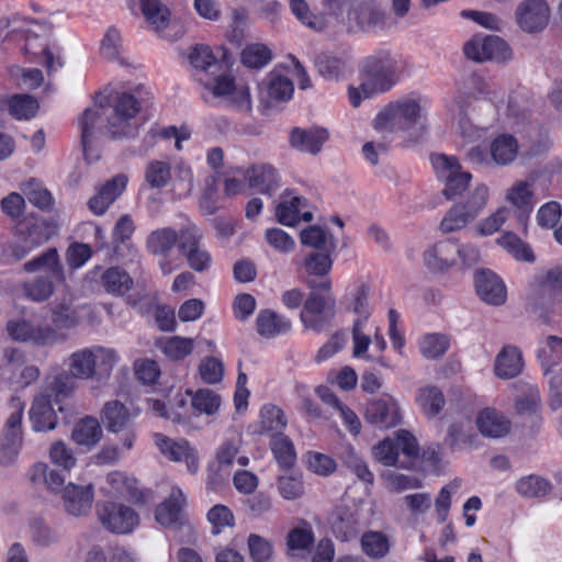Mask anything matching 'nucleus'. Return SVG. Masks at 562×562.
I'll use <instances>...</instances> for the list:
<instances>
[{
  "label": "nucleus",
  "instance_id": "f257e3e1",
  "mask_svg": "<svg viewBox=\"0 0 562 562\" xmlns=\"http://www.w3.org/2000/svg\"><path fill=\"white\" fill-rule=\"evenodd\" d=\"M401 75V59L390 52L381 50L366 57L360 66L359 88L348 90L351 104L358 108L362 99L391 90Z\"/></svg>",
  "mask_w": 562,
  "mask_h": 562
},
{
  "label": "nucleus",
  "instance_id": "f03ea898",
  "mask_svg": "<svg viewBox=\"0 0 562 562\" xmlns=\"http://www.w3.org/2000/svg\"><path fill=\"white\" fill-rule=\"evenodd\" d=\"M426 99L420 95H408L391 102L375 117L374 127L382 132L416 130L419 131L418 136H422L426 132Z\"/></svg>",
  "mask_w": 562,
  "mask_h": 562
},
{
  "label": "nucleus",
  "instance_id": "7ed1b4c3",
  "mask_svg": "<svg viewBox=\"0 0 562 562\" xmlns=\"http://www.w3.org/2000/svg\"><path fill=\"white\" fill-rule=\"evenodd\" d=\"M308 293L300 319L305 328L321 333L330 327L336 315V299L331 292L330 279L321 282L308 280Z\"/></svg>",
  "mask_w": 562,
  "mask_h": 562
},
{
  "label": "nucleus",
  "instance_id": "20e7f679",
  "mask_svg": "<svg viewBox=\"0 0 562 562\" xmlns=\"http://www.w3.org/2000/svg\"><path fill=\"white\" fill-rule=\"evenodd\" d=\"M119 357L113 349L94 346L74 351L68 357V371L78 380L93 379L98 373L110 375L116 366Z\"/></svg>",
  "mask_w": 562,
  "mask_h": 562
},
{
  "label": "nucleus",
  "instance_id": "39448f33",
  "mask_svg": "<svg viewBox=\"0 0 562 562\" xmlns=\"http://www.w3.org/2000/svg\"><path fill=\"white\" fill-rule=\"evenodd\" d=\"M490 198L488 187L479 183L465 200L453 204L445 214L439 228L443 234L461 231L474 222L487 205Z\"/></svg>",
  "mask_w": 562,
  "mask_h": 562
},
{
  "label": "nucleus",
  "instance_id": "423d86ee",
  "mask_svg": "<svg viewBox=\"0 0 562 562\" xmlns=\"http://www.w3.org/2000/svg\"><path fill=\"white\" fill-rule=\"evenodd\" d=\"M105 131L112 138L128 137L134 135L135 127L131 121L140 111V101L135 94L120 93L113 105L108 106Z\"/></svg>",
  "mask_w": 562,
  "mask_h": 562
},
{
  "label": "nucleus",
  "instance_id": "0eeeda50",
  "mask_svg": "<svg viewBox=\"0 0 562 562\" xmlns=\"http://www.w3.org/2000/svg\"><path fill=\"white\" fill-rule=\"evenodd\" d=\"M431 164L438 178L445 182L442 194L446 199L451 200L469 188L472 175L462 169L457 158L439 154L431 157Z\"/></svg>",
  "mask_w": 562,
  "mask_h": 562
},
{
  "label": "nucleus",
  "instance_id": "6e6552de",
  "mask_svg": "<svg viewBox=\"0 0 562 562\" xmlns=\"http://www.w3.org/2000/svg\"><path fill=\"white\" fill-rule=\"evenodd\" d=\"M9 336L16 341L52 347L59 340L57 330L48 324H34L25 318L11 319L7 324Z\"/></svg>",
  "mask_w": 562,
  "mask_h": 562
},
{
  "label": "nucleus",
  "instance_id": "1a4fd4ad",
  "mask_svg": "<svg viewBox=\"0 0 562 562\" xmlns=\"http://www.w3.org/2000/svg\"><path fill=\"white\" fill-rule=\"evenodd\" d=\"M205 88L228 106L246 113L251 112V98L247 85L236 83L233 78L218 75L206 82Z\"/></svg>",
  "mask_w": 562,
  "mask_h": 562
},
{
  "label": "nucleus",
  "instance_id": "9d476101",
  "mask_svg": "<svg viewBox=\"0 0 562 562\" xmlns=\"http://www.w3.org/2000/svg\"><path fill=\"white\" fill-rule=\"evenodd\" d=\"M463 52L469 59L477 63L486 60L504 63L513 55L507 43L496 35H476L465 43Z\"/></svg>",
  "mask_w": 562,
  "mask_h": 562
},
{
  "label": "nucleus",
  "instance_id": "9b49d317",
  "mask_svg": "<svg viewBox=\"0 0 562 562\" xmlns=\"http://www.w3.org/2000/svg\"><path fill=\"white\" fill-rule=\"evenodd\" d=\"M97 514L102 526L117 535L131 533L139 524L138 514L130 506L120 503L100 504Z\"/></svg>",
  "mask_w": 562,
  "mask_h": 562
},
{
  "label": "nucleus",
  "instance_id": "f8f14e48",
  "mask_svg": "<svg viewBox=\"0 0 562 562\" xmlns=\"http://www.w3.org/2000/svg\"><path fill=\"white\" fill-rule=\"evenodd\" d=\"M154 440L161 454L168 460L173 462H184L190 473L194 474L198 472V451L188 440H173L162 434H155Z\"/></svg>",
  "mask_w": 562,
  "mask_h": 562
},
{
  "label": "nucleus",
  "instance_id": "ddd939ff",
  "mask_svg": "<svg viewBox=\"0 0 562 562\" xmlns=\"http://www.w3.org/2000/svg\"><path fill=\"white\" fill-rule=\"evenodd\" d=\"M366 420L381 429L397 426L402 420L397 401L391 395L370 401L366 407Z\"/></svg>",
  "mask_w": 562,
  "mask_h": 562
},
{
  "label": "nucleus",
  "instance_id": "4468645a",
  "mask_svg": "<svg viewBox=\"0 0 562 562\" xmlns=\"http://www.w3.org/2000/svg\"><path fill=\"white\" fill-rule=\"evenodd\" d=\"M48 30L44 24L34 23L32 27L25 32V45L22 50L25 55L41 56L47 71L53 72L57 70V67H61L64 64L59 58L55 60L53 53L48 48L44 38Z\"/></svg>",
  "mask_w": 562,
  "mask_h": 562
},
{
  "label": "nucleus",
  "instance_id": "2eb2a0df",
  "mask_svg": "<svg viewBox=\"0 0 562 562\" xmlns=\"http://www.w3.org/2000/svg\"><path fill=\"white\" fill-rule=\"evenodd\" d=\"M515 15L524 31L533 33L548 24L550 9L544 0H525L517 7Z\"/></svg>",
  "mask_w": 562,
  "mask_h": 562
},
{
  "label": "nucleus",
  "instance_id": "dca6fc26",
  "mask_svg": "<svg viewBox=\"0 0 562 562\" xmlns=\"http://www.w3.org/2000/svg\"><path fill=\"white\" fill-rule=\"evenodd\" d=\"M94 498L91 484L79 485L68 483L63 488L61 501L66 513L75 517H82L90 513Z\"/></svg>",
  "mask_w": 562,
  "mask_h": 562
},
{
  "label": "nucleus",
  "instance_id": "f3484780",
  "mask_svg": "<svg viewBox=\"0 0 562 562\" xmlns=\"http://www.w3.org/2000/svg\"><path fill=\"white\" fill-rule=\"evenodd\" d=\"M128 178L119 173L103 183L88 201V207L94 215H102L125 191Z\"/></svg>",
  "mask_w": 562,
  "mask_h": 562
},
{
  "label": "nucleus",
  "instance_id": "a211bd4d",
  "mask_svg": "<svg viewBox=\"0 0 562 562\" xmlns=\"http://www.w3.org/2000/svg\"><path fill=\"white\" fill-rule=\"evenodd\" d=\"M109 112V108L99 104L87 109L80 119L81 144L87 158H89L90 150L98 132L102 128L105 130Z\"/></svg>",
  "mask_w": 562,
  "mask_h": 562
},
{
  "label": "nucleus",
  "instance_id": "6ab92c4d",
  "mask_svg": "<svg viewBox=\"0 0 562 562\" xmlns=\"http://www.w3.org/2000/svg\"><path fill=\"white\" fill-rule=\"evenodd\" d=\"M477 295L490 305H502L506 301V288L501 278L491 270L482 269L475 273Z\"/></svg>",
  "mask_w": 562,
  "mask_h": 562
},
{
  "label": "nucleus",
  "instance_id": "aec40b11",
  "mask_svg": "<svg viewBox=\"0 0 562 562\" xmlns=\"http://www.w3.org/2000/svg\"><path fill=\"white\" fill-rule=\"evenodd\" d=\"M241 172L249 188L261 194L271 195L279 187V177L277 170L267 164L252 165Z\"/></svg>",
  "mask_w": 562,
  "mask_h": 562
},
{
  "label": "nucleus",
  "instance_id": "412c9836",
  "mask_svg": "<svg viewBox=\"0 0 562 562\" xmlns=\"http://www.w3.org/2000/svg\"><path fill=\"white\" fill-rule=\"evenodd\" d=\"M29 416L34 431L45 432L54 430L57 426V415L52 405L50 395H35Z\"/></svg>",
  "mask_w": 562,
  "mask_h": 562
},
{
  "label": "nucleus",
  "instance_id": "4be33fe9",
  "mask_svg": "<svg viewBox=\"0 0 562 562\" xmlns=\"http://www.w3.org/2000/svg\"><path fill=\"white\" fill-rule=\"evenodd\" d=\"M424 261L432 271H443L457 263V241L446 239L430 246L424 252Z\"/></svg>",
  "mask_w": 562,
  "mask_h": 562
},
{
  "label": "nucleus",
  "instance_id": "5701e85b",
  "mask_svg": "<svg viewBox=\"0 0 562 562\" xmlns=\"http://www.w3.org/2000/svg\"><path fill=\"white\" fill-rule=\"evenodd\" d=\"M328 139V132L322 127H295L290 133V145L302 153L316 155Z\"/></svg>",
  "mask_w": 562,
  "mask_h": 562
},
{
  "label": "nucleus",
  "instance_id": "b1692460",
  "mask_svg": "<svg viewBox=\"0 0 562 562\" xmlns=\"http://www.w3.org/2000/svg\"><path fill=\"white\" fill-rule=\"evenodd\" d=\"M27 273L43 272L50 276L56 282L65 281V270L56 248H49L40 256L23 265Z\"/></svg>",
  "mask_w": 562,
  "mask_h": 562
},
{
  "label": "nucleus",
  "instance_id": "393cba45",
  "mask_svg": "<svg viewBox=\"0 0 562 562\" xmlns=\"http://www.w3.org/2000/svg\"><path fill=\"white\" fill-rule=\"evenodd\" d=\"M328 524L333 533L341 541H348L359 532L358 518L350 508L344 506L337 507L330 513Z\"/></svg>",
  "mask_w": 562,
  "mask_h": 562
},
{
  "label": "nucleus",
  "instance_id": "a878e982",
  "mask_svg": "<svg viewBox=\"0 0 562 562\" xmlns=\"http://www.w3.org/2000/svg\"><path fill=\"white\" fill-rule=\"evenodd\" d=\"M179 240V233L172 227H159L151 231L145 240L148 254L159 258H167Z\"/></svg>",
  "mask_w": 562,
  "mask_h": 562
},
{
  "label": "nucleus",
  "instance_id": "bb28decb",
  "mask_svg": "<svg viewBox=\"0 0 562 562\" xmlns=\"http://www.w3.org/2000/svg\"><path fill=\"white\" fill-rule=\"evenodd\" d=\"M524 361L520 350L512 345L504 346L494 361V372L503 380L514 379L520 374Z\"/></svg>",
  "mask_w": 562,
  "mask_h": 562
},
{
  "label": "nucleus",
  "instance_id": "cd10ccee",
  "mask_svg": "<svg viewBox=\"0 0 562 562\" xmlns=\"http://www.w3.org/2000/svg\"><path fill=\"white\" fill-rule=\"evenodd\" d=\"M480 432L490 438H502L510 430V422L495 408L486 407L476 417Z\"/></svg>",
  "mask_w": 562,
  "mask_h": 562
},
{
  "label": "nucleus",
  "instance_id": "c85d7f7f",
  "mask_svg": "<svg viewBox=\"0 0 562 562\" xmlns=\"http://www.w3.org/2000/svg\"><path fill=\"white\" fill-rule=\"evenodd\" d=\"M11 407L13 411L5 420L0 442L22 448L24 403L19 397H12Z\"/></svg>",
  "mask_w": 562,
  "mask_h": 562
},
{
  "label": "nucleus",
  "instance_id": "c756f323",
  "mask_svg": "<svg viewBox=\"0 0 562 562\" xmlns=\"http://www.w3.org/2000/svg\"><path fill=\"white\" fill-rule=\"evenodd\" d=\"M261 100L269 105L270 101H286L292 98L293 82L284 76L271 74L266 82L259 85Z\"/></svg>",
  "mask_w": 562,
  "mask_h": 562
},
{
  "label": "nucleus",
  "instance_id": "7c9ffc66",
  "mask_svg": "<svg viewBox=\"0 0 562 562\" xmlns=\"http://www.w3.org/2000/svg\"><path fill=\"white\" fill-rule=\"evenodd\" d=\"M256 326L260 336L273 338L279 334L288 333L291 329V322L271 310H262L257 315Z\"/></svg>",
  "mask_w": 562,
  "mask_h": 562
},
{
  "label": "nucleus",
  "instance_id": "2f4dec72",
  "mask_svg": "<svg viewBox=\"0 0 562 562\" xmlns=\"http://www.w3.org/2000/svg\"><path fill=\"white\" fill-rule=\"evenodd\" d=\"M100 284L106 293L122 296L132 289L134 282L124 269L110 267L101 273Z\"/></svg>",
  "mask_w": 562,
  "mask_h": 562
},
{
  "label": "nucleus",
  "instance_id": "473e14b6",
  "mask_svg": "<svg viewBox=\"0 0 562 562\" xmlns=\"http://www.w3.org/2000/svg\"><path fill=\"white\" fill-rule=\"evenodd\" d=\"M184 497L179 488H173L168 499L156 509V520L166 527H176L181 520V508Z\"/></svg>",
  "mask_w": 562,
  "mask_h": 562
},
{
  "label": "nucleus",
  "instance_id": "72a5a7b5",
  "mask_svg": "<svg viewBox=\"0 0 562 562\" xmlns=\"http://www.w3.org/2000/svg\"><path fill=\"white\" fill-rule=\"evenodd\" d=\"M102 422L109 431L119 432L128 428L131 414L120 401H110L102 408Z\"/></svg>",
  "mask_w": 562,
  "mask_h": 562
},
{
  "label": "nucleus",
  "instance_id": "f704fd0d",
  "mask_svg": "<svg viewBox=\"0 0 562 562\" xmlns=\"http://www.w3.org/2000/svg\"><path fill=\"white\" fill-rule=\"evenodd\" d=\"M106 481L117 496L128 498L135 503L146 502L143 492L138 488L137 481L125 473L111 472L108 474Z\"/></svg>",
  "mask_w": 562,
  "mask_h": 562
},
{
  "label": "nucleus",
  "instance_id": "c9c22d12",
  "mask_svg": "<svg viewBox=\"0 0 562 562\" xmlns=\"http://www.w3.org/2000/svg\"><path fill=\"white\" fill-rule=\"evenodd\" d=\"M286 427V418L281 408L276 405H265L260 411L259 434L282 435Z\"/></svg>",
  "mask_w": 562,
  "mask_h": 562
},
{
  "label": "nucleus",
  "instance_id": "e433bc0d",
  "mask_svg": "<svg viewBox=\"0 0 562 562\" xmlns=\"http://www.w3.org/2000/svg\"><path fill=\"white\" fill-rule=\"evenodd\" d=\"M52 323L57 329H71L79 325L80 318L72 306L71 299L63 297L52 307Z\"/></svg>",
  "mask_w": 562,
  "mask_h": 562
},
{
  "label": "nucleus",
  "instance_id": "4c0bfd02",
  "mask_svg": "<svg viewBox=\"0 0 562 562\" xmlns=\"http://www.w3.org/2000/svg\"><path fill=\"white\" fill-rule=\"evenodd\" d=\"M71 437L77 445L92 447L101 440L102 429L97 418L88 416L75 425Z\"/></svg>",
  "mask_w": 562,
  "mask_h": 562
},
{
  "label": "nucleus",
  "instance_id": "58836bf2",
  "mask_svg": "<svg viewBox=\"0 0 562 562\" xmlns=\"http://www.w3.org/2000/svg\"><path fill=\"white\" fill-rule=\"evenodd\" d=\"M518 154L516 138L509 134H502L491 144V156L498 166H506L513 162Z\"/></svg>",
  "mask_w": 562,
  "mask_h": 562
},
{
  "label": "nucleus",
  "instance_id": "ea45409f",
  "mask_svg": "<svg viewBox=\"0 0 562 562\" xmlns=\"http://www.w3.org/2000/svg\"><path fill=\"white\" fill-rule=\"evenodd\" d=\"M300 238L302 245L313 248L312 251L336 250V241L333 235L319 226L312 225L303 229Z\"/></svg>",
  "mask_w": 562,
  "mask_h": 562
},
{
  "label": "nucleus",
  "instance_id": "a19ab883",
  "mask_svg": "<svg viewBox=\"0 0 562 562\" xmlns=\"http://www.w3.org/2000/svg\"><path fill=\"white\" fill-rule=\"evenodd\" d=\"M416 402L423 413L428 417L437 416L445 406V396L435 385L423 386L418 390Z\"/></svg>",
  "mask_w": 562,
  "mask_h": 562
},
{
  "label": "nucleus",
  "instance_id": "79ce46f5",
  "mask_svg": "<svg viewBox=\"0 0 562 562\" xmlns=\"http://www.w3.org/2000/svg\"><path fill=\"white\" fill-rule=\"evenodd\" d=\"M54 281L50 276L40 274L23 283V294L33 302H45L54 294Z\"/></svg>",
  "mask_w": 562,
  "mask_h": 562
},
{
  "label": "nucleus",
  "instance_id": "37998d69",
  "mask_svg": "<svg viewBox=\"0 0 562 562\" xmlns=\"http://www.w3.org/2000/svg\"><path fill=\"white\" fill-rule=\"evenodd\" d=\"M140 10L146 21L155 29L161 31L170 21V11L160 0H139Z\"/></svg>",
  "mask_w": 562,
  "mask_h": 562
},
{
  "label": "nucleus",
  "instance_id": "c03bdc74",
  "mask_svg": "<svg viewBox=\"0 0 562 562\" xmlns=\"http://www.w3.org/2000/svg\"><path fill=\"white\" fill-rule=\"evenodd\" d=\"M362 551L372 559H381L390 551L389 537L382 531H366L360 538Z\"/></svg>",
  "mask_w": 562,
  "mask_h": 562
},
{
  "label": "nucleus",
  "instance_id": "a18cd8bd",
  "mask_svg": "<svg viewBox=\"0 0 562 562\" xmlns=\"http://www.w3.org/2000/svg\"><path fill=\"white\" fill-rule=\"evenodd\" d=\"M30 480L34 484H44L52 492L63 494L64 477L45 463H35L30 470Z\"/></svg>",
  "mask_w": 562,
  "mask_h": 562
},
{
  "label": "nucleus",
  "instance_id": "49530a36",
  "mask_svg": "<svg viewBox=\"0 0 562 562\" xmlns=\"http://www.w3.org/2000/svg\"><path fill=\"white\" fill-rule=\"evenodd\" d=\"M272 453L281 468L290 469L296 462V452L293 441L282 435H276L270 440Z\"/></svg>",
  "mask_w": 562,
  "mask_h": 562
},
{
  "label": "nucleus",
  "instance_id": "de8ad7c7",
  "mask_svg": "<svg viewBox=\"0 0 562 562\" xmlns=\"http://www.w3.org/2000/svg\"><path fill=\"white\" fill-rule=\"evenodd\" d=\"M307 206V200L302 196H292L284 200L276 207V216L280 224L294 226L300 222V210Z\"/></svg>",
  "mask_w": 562,
  "mask_h": 562
},
{
  "label": "nucleus",
  "instance_id": "09e8293b",
  "mask_svg": "<svg viewBox=\"0 0 562 562\" xmlns=\"http://www.w3.org/2000/svg\"><path fill=\"white\" fill-rule=\"evenodd\" d=\"M315 66L318 74L328 80H338L346 71L345 60L329 53H321L317 55Z\"/></svg>",
  "mask_w": 562,
  "mask_h": 562
},
{
  "label": "nucleus",
  "instance_id": "8fccbe9b",
  "mask_svg": "<svg viewBox=\"0 0 562 562\" xmlns=\"http://www.w3.org/2000/svg\"><path fill=\"white\" fill-rule=\"evenodd\" d=\"M550 490L549 481L535 474L522 476L516 483L517 493L527 498L546 496Z\"/></svg>",
  "mask_w": 562,
  "mask_h": 562
},
{
  "label": "nucleus",
  "instance_id": "3c124183",
  "mask_svg": "<svg viewBox=\"0 0 562 562\" xmlns=\"http://www.w3.org/2000/svg\"><path fill=\"white\" fill-rule=\"evenodd\" d=\"M290 8L296 19L311 30L321 32L326 29L327 22L325 16L312 13L305 0H291Z\"/></svg>",
  "mask_w": 562,
  "mask_h": 562
},
{
  "label": "nucleus",
  "instance_id": "603ef678",
  "mask_svg": "<svg viewBox=\"0 0 562 562\" xmlns=\"http://www.w3.org/2000/svg\"><path fill=\"white\" fill-rule=\"evenodd\" d=\"M29 202L41 210H49L53 205L50 192L36 179H30L21 187Z\"/></svg>",
  "mask_w": 562,
  "mask_h": 562
},
{
  "label": "nucleus",
  "instance_id": "864d4df0",
  "mask_svg": "<svg viewBox=\"0 0 562 562\" xmlns=\"http://www.w3.org/2000/svg\"><path fill=\"white\" fill-rule=\"evenodd\" d=\"M340 460L360 481L366 484H373V473L369 470L367 462L362 460L352 447H348L340 454Z\"/></svg>",
  "mask_w": 562,
  "mask_h": 562
},
{
  "label": "nucleus",
  "instance_id": "5fc2aeb1",
  "mask_svg": "<svg viewBox=\"0 0 562 562\" xmlns=\"http://www.w3.org/2000/svg\"><path fill=\"white\" fill-rule=\"evenodd\" d=\"M497 244L509 252L517 260L532 262L535 260L531 248L528 244L522 241L516 234L507 232L503 234Z\"/></svg>",
  "mask_w": 562,
  "mask_h": 562
},
{
  "label": "nucleus",
  "instance_id": "6e6d98bb",
  "mask_svg": "<svg viewBox=\"0 0 562 562\" xmlns=\"http://www.w3.org/2000/svg\"><path fill=\"white\" fill-rule=\"evenodd\" d=\"M497 244L509 252L517 260L532 262L535 260L531 248L528 244L522 241L516 234L507 232L503 234Z\"/></svg>",
  "mask_w": 562,
  "mask_h": 562
},
{
  "label": "nucleus",
  "instance_id": "4d7b16f0",
  "mask_svg": "<svg viewBox=\"0 0 562 562\" xmlns=\"http://www.w3.org/2000/svg\"><path fill=\"white\" fill-rule=\"evenodd\" d=\"M381 477L385 482V487L395 493H401L406 490L419 488L423 482L415 475L403 474L393 470H386L381 473Z\"/></svg>",
  "mask_w": 562,
  "mask_h": 562
},
{
  "label": "nucleus",
  "instance_id": "13d9d810",
  "mask_svg": "<svg viewBox=\"0 0 562 562\" xmlns=\"http://www.w3.org/2000/svg\"><path fill=\"white\" fill-rule=\"evenodd\" d=\"M335 251H311L304 259L303 265L306 272L311 276L324 278L333 266L331 256Z\"/></svg>",
  "mask_w": 562,
  "mask_h": 562
},
{
  "label": "nucleus",
  "instance_id": "bf43d9fd",
  "mask_svg": "<svg viewBox=\"0 0 562 562\" xmlns=\"http://www.w3.org/2000/svg\"><path fill=\"white\" fill-rule=\"evenodd\" d=\"M8 108L10 114L16 120H29L36 114L38 103L31 95L15 94L8 100Z\"/></svg>",
  "mask_w": 562,
  "mask_h": 562
},
{
  "label": "nucleus",
  "instance_id": "052dcab7",
  "mask_svg": "<svg viewBox=\"0 0 562 562\" xmlns=\"http://www.w3.org/2000/svg\"><path fill=\"white\" fill-rule=\"evenodd\" d=\"M450 345L449 338L442 334H428L419 342L420 353L429 360L440 358L446 353Z\"/></svg>",
  "mask_w": 562,
  "mask_h": 562
},
{
  "label": "nucleus",
  "instance_id": "680f3d73",
  "mask_svg": "<svg viewBox=\"0 0 562 562\" xmlns=\"http://www.w3.org/2000/svg\"><path fill=\"white\" fill-rule=\"evenodd\" d=\"M506 199L522 213H529L533 206L530 183L527 181H519L515 183L513 187L507 189Z\"/></svg>",
  "mask_w": 562,
  "mask_h": 562
},
{
  "label": "nucleus",
  "instance_id": "e2e57ef3",
  "mask_svg": "<svg viewBox=\"0 0 562 562\" xmlns=\"http://www.w3.org/2000/svg\"><path fill=\"white\" fill-rule=\"evenodd\" d=\"M77 380L68 370L61 371L48 382V390L56 401L70 397L77 389Z\"/></svg>",
  "mask_w": 562,
  "mask_h": 562
},
{
  "label": "nucleus",
  "instance_id": "0e129e2a",
  "mask_svg": "<svg viewBox=\"0 0 562 562\" xmlns=\"http://www.w3.org/2000/svg\"><path fill=\"white\" fill-rule=\"evenodd\" d=\"M190 64L198 70L215 74L221 65L216 61L210 47L195 45L189 53Z\"/></svg>",
  "mask_w": 562,
  "mask_h": 562
},
{
  "label": "nucleus",
  "instance_id": "69168bd1",
  "mask_svg": "<svg viewBox=\"0 0 562 562\" xmlns=\"http://www.w3.org/2000/svg\"><path fill=\"white\" fill-rule=\"evenodd\" d=\"M191 395L192 406L200 413L213 415L221 405V397L210 389H200L196 392L188 391Z\"/></svg>",
  "mask_w": 562,
  "mask_h": 562
},
{
  "label": "nucleus",
  "instance_id": "338daca9",
  "mask_svg": "<svg viewBox=\"0 0 562 562\" xmlns=\"http://www.w3.org/2000/svg\"><path fill=\"white\" fill-rule=\"evenodd\" d=\"M271 50L260 43L249 44L241 52V61L249 68H261L271 60Z\"/></svg>",
  "mask_w": 562,
  "mask_h": 562
},
{
  "label": "nucleus",
  "instance_id": "774afa93",
  "mask_svg": "<svg viewBox=\"0 0 562 562\" xmlns=\"http://www.w3.org/2000/svg\"><path fill=\"white\" fill-rule=\"evenodd\" d=\"M145 179L151 188L167 186L171 179L169 165L159 160L150 161L146 167Z\"/></svg>",
  "mask_w": 562,
  "mask_h": 562
}]
</instances>
